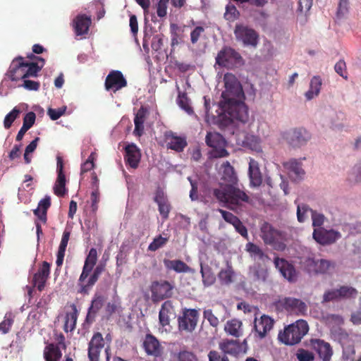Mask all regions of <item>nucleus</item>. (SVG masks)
<instances>
[{"label":"nucleus","mask_w":361,"mask_h":361,"mask_svg":"<svg viewBox=\"0 0 361 361\" xmlns=\"http://www.w3.org/2000/svg\"><path fill=\"white\" fill-rule=\"evenodd\" d=\"M91 18L85 15H78L73 20V27L76 35H83L88 32L91 25Z\"/></svg>","instance_id":"nucleus-28"},{"label":"nucleus","mask_w":361,"mask_h":361,"mask_svg":"<svg viewBox=\"0 0 361 361\" xmlns=\"http://www.w3.org/2000/svg\"><path fill=\"white\" fill-rule=\"evenodd\" d=\"M20 110L17 107H14L4 118V126L6 129H9L12 123L19 116Z\"/></svg>","instance_id":"nucleus-48"},{"label":"nucleus","mask_w":361,"mask_h":361,"mask_svg":"<svg viewBox=\"0 0 361 361\" xmlns=\"http://www.w3.org/2000/svg\"><path fill=\"white\" fill-rule=\"evenodd\" d=\"M334 70L343 78H344L345 80L348 79V73L346 71V64L343 60H340L336 63V65L334 66Z\"/></svg>","instance_id":"nucleus-59"},{"label":"nucleus","mask_w":361,"mask_h":361,"mask_svg":"<svg viewBox=\"0 0 361 361\" xmlns=\"http://www.w3.org/2000/svg\"><path fill=\"white\" fill-rule=\"evenodd\" d=\"M286 169L288 170L289 176L295 181L300 180L305 175L300 161L296 159L290 160L284 164Z\"/></svg>","instance_id":"nucleus-33"},{"label":"nucleus","mask_w":361,"mask_h":361,"mask_svg":"<svg viewBox=\"0 0 361 361\" xmlns=\"http://www.w3.org/2000/svg\"><path fill=\"white\" fill-rule=\"evenodd\" d=\"M170 0H159L157 4V13L160 18L165 17L167 14L168 4Z\"/></svg>","instance_id":"nucleus-55"},{"label":"nucleus","mask_w":361,"mask_h":361,"mask_svg":"<svg viewBox=\"0 0 361 361\" xmlns=\"http://www.w3.org/2000/svg\"><path fill=\"white\" fill-rule=\"evenodd\" d=\"M234 34L237 40L241 41L245 45L255 47L257 44L258 35L252 28L243 25H236Z\"/></svg>","instance_id":"nucleus-10"},{"label":"nucleus","mask_w":361,"mask_h":361,"mask_svg":"<svg viewBox=\"0 0 361 361\" xmlns=\"http://www.w3.org/2000/svg\"><path fill=\"white\" fill-rule=\"evenodd\" d=\"M274 323V320L267 315H262L259 320L255 319L254 329L257 336L260 339L264 338L267 334L273 328Z\"/></svg>","instance_id":"nucleus-26"},{"label":"nucleus","mask_w":361,"mask_h":361,"mask_svg":"<svg viewBox=\"0 0 361 361\" xmlns=\"http://www.w3.org/2000/svg\"><path fill=\"white\" fill-rule=\"evenodd\" d=\"M278 307L288 312L303 314L307 310V305L302 300L294 298H285L278 301Z\"/></svg>","instance_id":"nucleus-12"},{"label":"nucleus","mask_w":361,"mask_h":361,"mask_svg":"<svg viewBox=\"0 0 361 361\" xmlns=\"http://www.w3.org/2000/svg\"><path fill=\"white\" fill-rule=\"evenodd\" d=\"M209 361H229L228 357L224 353L216 350H210L208 353Z\"/></svg>","instance_id":"nucleus-53"},{"label":"nucleus","mask_w":361,"mask_h":361,"mask_svg":"<svg viewBox=\"0 0 361 361\" xmlns=\"http://www.w3.org/2000/svg\"><path fill=\"white\" fill-rule=\"evenodd\" d=\"M234 272L231 267H228L226 269H221L219 274V279L222 284L228 285L233 282Z\"/></svg>","instance_id":"nucleus-46"},{"label":"nucleus","mask_w":361,"mask_h":361,"mask_svg":"<svg viewBox=\"0 0 361 361\" xmlns=\"http://www.w3.org/2000/svg\"><path fill=\"white\" fill-rule=\"evenodd\" d=\"M200 273L202 279V283L204 286L209 287L212 286L216 281V276L213 273L212 268L208 265L203 266L200 264Z\"/></svg>","instance_id":"nucleus-42"},{"label":"nucleus","mask_w":361,"mask_h":361,"mask_svg":"<svg viewBox=\"0 0 361 361\" xmlns=\"http://www.w3.org/2000/svg\"><path fill=\"white\" fill-rule=\"evenodd\" d=\"M56 172L57 178L54 187V194L59 197H63L66 195V176L63 173V160L60 156L56 157Z\"/></svg>","instance_id":"nucleus-17"},{"label":"nucleus","mask_w":361,"mask_h":361,"mask_svg":"<svg viewBox=\"0 0 361 361\" xmlns=\"http://www.w3.org/2000/svg\"><path fill=\"white\" fill-rule=\"evenodd\" d=\"M72 311L67 312L65 317V323L63 330L66 332L72 331L75 329L78 319V310L76 306L73 305L71 306Z\"/></svg>","instance_id":"nucleus-39"},{"label":"nucleus","mask_w":361,"mask_h":361,"mask_svg":"<svg viewBox=\"0 0 361 361\" xmlns=\"http://www.w3.org/2000/svg\"><path fill=\"white\" fill-rule=\"evenodd\" d=\"M224 331L230 336L239 338L243 334V323L237 319L228 320L224 326Z\"/></svg>","instance_id":"nucleus-36"},{"label":"nucleus","mask_w":361,"mask_h":361,"mask_svg":"<svg viewBox=\"0 0 361 361\" xmlns=\"http://www.w3.org/2000/svg\"><path fill=\"white\" fill-rule=\"evenodd\" d=\"M213 195L219 202L233 206L242 205L243 202L248 203L250 200V197L244 191L231 184L214 189Z\"/></svg>","instance_id":"nucleus-2"},{"label":"nucleus","mask_w":361,"mask_h":361,"mask_svg":"<svg viewBox=\"0 0 361 361\" xmlns=\"http://www.w3.org/2000/svg\"><path fill=\"white\" fill-rule=\"evenodd\" d=\"M173 286L166 280L153 281L150 286L152 293V300L157 302L173 295Z\"/></svg>","instance_id":"nucleus-8"},{"label":"nucleus","mask_w":361,"mask_h":361,"mask_svg":"<svg viewBox=\"0 0 361 361\" xmlns=\"http://www.w3.org/2000/svg\"><path fill=\"white\" fill-rule=\"evenodd\" d=\"M105 269V264H99L92 270V274H90V277L86 283L83 282L79 283L80 289L78 292L82 294H87L89 290L94 286V285L98 281L101 274Z\"/></svg>","instance_id":"nucleus-24"},{"label":"nucleus","mask_w":361,"mask_h":361,"mask_svg":"<svg viewBox=\"0 0 361 361\" xmlns=\"http://www.w3.org/2000/svg\"><path fill=\"white\" fill-rule=\"evenodd\" d=\"M142 347L148 355L154 357H161L163 353V347L159 341L151 334H146Z\"/></svg>","instance_id":"nucleus-16"},{"label":"nucleus","mask_w":361,"mask_h":361,"mask_svg":"<svg viewBox=\"0 0 361 361\" xmlns=\"http://www.w3.org/2000/svg\"><path fill=\"white\" fill-rule=\"evenodd\" d=\"M154 200L158 204L159 212L162 219H167L171 211V205L164 192L161 190H158L155 193Z\"/></svg>","instance_id":"nucleus-29"},{"label":"nucleus","mask_w":361,"mask_h":361,"mask_svg":"<svg viewBox=\"0 0 361 361\" xmlns=\"http://www.w3.org/2000/svg\"><path fill=\"white\" fill-rule=\"evenodd\" d=\"M51 205V200L49 197H46L41 200L38 204V208L42 209V217L44 220L45 214L47 213V210Z\"/></svg>","instance_id":"nucleus-62"},{"label":"nucleus","mask_w":361,"mask_h":361,"mask_svg":"<svg viewBox=\"0 0 361 361\" xmlns=\"http://www.w3.org/2000/svg\"><path fill=\"white\" fill-rule=\"evenodd\" d=\"M223 167V176L222 178L229 183L231 185L235 183L237 181V176L234 171V168L231 164L226 161L222 164Z\"/></svg>","instance_id":"nucleus-44"},{"label":"nucleus","mask_w":361,"mask_h":361,"mask_svg":"<svg viewBox=\"0 0 361 361\" xmlns=\"http://www.w3.org/2000/svg\"><path fill=\"white\" fill-rule=\"evenodd\" d=\"M97 261V251L95 248L92 247L87 256L85 258V263L82 267V273L79 277L78 283H81L85 282L89 275L92 273L94 267Z\"/></svg>","instance_id":"nucleus-22"},{"label":"nucleus","mask_w":361,"mask_h":361,"mask_svg":"<svg viewBox=\"0 0 361 361\" xmlns=\"http://www.w3.org/2000/svg\"><path fill=\"white\" fill-rule=\"evenodd\" d=\"M338 299H340L338 288L329 290L326 291L323 295L324 302H328Z\"/></svg>","instance_id":"nucleus-58"},{"label":"nucleus","mask_w":361,"mask_h":361,"mask_svg":"<svg viewBox=\"0 0 361 361\" xmlns=\"http://www.w3.org/2000/svg\"><path fill=\"white\" fill-rule=\"evenodd\" d=\"M62 353L58 345L54 343L47 345L44 350V357L46 361H59Z\"/></svg>","instance_id":"nucleus-40"},{"label":"nucleus","mask_w":361,"mask_h":361,"mask_svg":"<svg viewBox=\"0 0 361 361\" xmlns=\"http://www.w3.org/2000/svg\"><path fill=\"white\" fill-rule=\"evenodd\" d=\"M314 267L316 272L326 274L334 269L335 264L326 259H319L314 262Z\"/></svg>","instance_id":"nucleus-45"},{"label":"nucleus","mask_w":361,"mask_h":361,"mask_svg":"<svg viewBox=\"0 0 361 361\" xmlns=\"http://www.w3.org/2000/svg\"><path fill=\"white\" fill-rule=\"evenodd\" d=\"M179 361H197L196 356L188 351H182L178 353Z\"/></svg>","instance_id":"nucleus-64"},{"label":"nucleus","mask_w":361,"mask_h":361,"mask_svg":"<svg viewBox=\"0 0 361 361\" xmlns=\"http://www.w3.org/2000/svg\"><path fill=\"white\" fill-rule=\"evenodd\" d=\"M105 89L112 90L114 92L127 86V80L120 71H111L105 80Z\"/></svg>","instance_id":"nucleus-14"},{"label":"nucleus","mask_w":361,"mask_h":361,"mask_svg":"<svg viewBox=\"0 0 361 361\" xmlns=\"http://www.w3.org/2000/svg\"><path fill=\"white\" fill-rule=\"evenodd\" d=\"M105 298L103 295L95 294L91 302V305L88 309L86 320L92 322L97 313L102 309L104 305Z\"/></svg>","instance_id":"nucleus-34"},{"label":"nucleus","mask_w":361,"mask_h":361,"mask_svg":"<svg viewBox=\"0 0 361 361\" xmlns=\"http://www.w3.org/2000/svg\"><path fill=\"white\" fill-rule=\"evenodd\" d=\"M168 241L167 238H164L161 235L155 238L149 245L148 250L150 251H156L164 246Z\"/></svg>","instance_id":"nucleus-51"},{"label":"nucleus","mask_w":361,"mask_h":361,"mask_svg":"<svg viewBox=\"0 0 361 361\" xmlns=\"http://www.w3.org/2000/svg\"><path fill=\"white\" fill-rule=\"evenodd\" d=\"M248 174L252 186L258 187L262 184V176L259 170V164L253 159H250L249 162Z\"/></svg>","instance_id":"nucleus-32"},{"label":"nucleus","mask_w":361,"mask_h":361,"mask_svg":"<svg viewBox=\"0 0 361 361\" xmlns=\"http://www.w3.org/2000/svg\"><path fill=\"white\" fill-rule=\"evenodd\" d=\"M170 32L171 37V47L178 45L183 41L184 30L183 27L178 26L177 24L171 23L170 25Z\"/></svg>","instance_id":"nucleus-43"},{"label":"nucleus","mask_w":361,"mask_h":361,"mask_svg":"<svg viewBox=\"0 0 361 361\" xmlns=\"http://www.w3.org/2000/svg\"><path fill=\"white\" fill-rule=\"evenodd\" d=\"M225 91L222 92L223 101L229 98H243L244 93L242 86L237 78L232 73H227L224 76Z\"/></svg>","instance_id":"nucleus-6"},{"label":"nucleus","mask_w":361,"mask_h":361,"mask_svg":"<svg viewBox=\"0 0 361 361\" xmlns=\"http://www.w3.org/2000/svg\"><path fill=\"white\" fill-rule=\"evenodd\" d=\"M178 104L179 106L181 109H183L185 112H187L189 115H192L194 114L193 109L190 104L189 99L185 94H179Z\"/></svg>","instance_id":"nucleus-49"},{"label":"nucleus","mask_w":361,"mask_h":361,"mask_svg":"<svg viewBox=\"0 0 361 361\" xmlns=\"http://www.w3.org/2000/svg\"><path fill=\"white\" fill-rule=\"evenodd\" d=\"M242 98H229L221 102L222 111L228 114L231 120L245 123L248 120V111L246 106L240 102Z\"/></svg>","instance_id":"nucleus-4"},{"label":"nucleus","mask_w":361,"mask_h":361,"mask_svg":"<svg viewBox=\"0 0 361 361\" xmlns=\"http://www.w3.org/2000/svg\"><path fill=\"white\" fill-rule=\"evenodd\" d=\"M13 322L11 314H6L4 320L0 323V331L4 334L8 333Z\"/></svg>","instance_id":"nucleus-50"},{"label":"nucleus","mask_w":361,"mask_h":361,"mask_svg":"<svg viewBox=\"0 0 361 361\" xmlns=\"http://www.w3.org/2000/svg\"><path fill=\"white\" fill-rule=\"evenodd\" d=\"M205 29L202 26H196L190 32V42L195 44L199 41L201 36L204 34Z\"/></svg>","instance_id":"nucleus-52"},{"label":"nucleus","mask_w":361,"mask_h":361,"mask_svg":"<svg viewBox=\"0 0 361 361\" xmlns=\"http://www.w3.org/2000/svg\"><path fill=\"white\" fill-rule=\"evenodd\" d=\"M104 347V341L101 333H94L88 343L87 355L90 361H99V356Z\"/></svg>","instance_id":"nucleus-15"},{"label":"nucleus","mask_w":361,"mask_h":361,"mask_svg":"<svg viewBox=\"0 0 361 361\" xmlns=\"http://www.w3.org/2000/svg\"><path fill=\"white\" fill-rule=\"evenodd\" d=\"M149 115L148 109L144 106H142L134 118L135 128L133 134L135 136L140 137L144 133V123Z\"/></svg>","instance_id":"nucleus-27"},{"label":"nucleus","mask_w":361,"mask_h":361,"mask_svg":"<svg viewBox=\"0 0 361 361\" xmlns=\"http://www.w3.org/2000/svg\"><path fill=\"white\" fill-rule=\"evenodd\" d=\"M311 346L324 361H328L330 359L332 350L328 343L319 339H312L311 340Z\"/></svg>","instance_id":"nucleus-30"},{"label":"nucleus","mask_w":361,"mask_h":361,"mask_svg":"<svg viewBox=\"0 0 361 361\" xmlns=\"http://www.w3.org/2000/svg\"><path fill=\"white\" fill-rule=\"evenodd\" d=\"M287 142L294 147H299L306 144L310 139V133L302 128H294L285 133Z\"/></svg>","instance_id":"nucleus-11"},{"label":"nucleus","mask_w":361,"mask_h":361,"mask_svg":"<svg viewBox=\"0 0 361 361\" xmlns=\"http://www.w3.org/2000/svg\"><path fill=\"white\" fill-rule=\"evenodd\" d=\"M36 115L34 112L30 111L27 113L23 118V126L30 129L35 123Z\"/></svg>","instance_id":"nucleus-60"},{"label":"nucleus","mask_w":361,"mask_h":361,"mask_svg":"<svg viewBox=\"0 0 361 361\" xmlns=\"http://www.w3.org/2000/svg\"><path fill=\"white\" fill-rule=\"evenodd\" d=\"M205 142L212 148L209 152V159H219L229 156V152L226 149L227 142L220 133L216 132L207 133Z\"/></svg>","instance_id":"nucleus-5"},{"label":"nucleus","mask_w":361,"mask_h":361,"mask_svg":"<svg viewBox=\"0 0 361 361\" xmlns=\"http://www.w3.org/2000/svg\"><path fill=\"white\" fill-rule=\"evenodd\" d=\"M50 274V264L47 262H43L42 267L34 274L32 284L39 291H42Z\"/></svg>","instance_id":"nucleus-21"},{"label":"nucleus","mask_w":361,"mask_h":361,"mask_svg":"<svg viewBox=\"0 0 361 361\" xmlns=\"http://www.w3.org/2000/svg\"><path fill=\"white\" fill-rule=\"evenodd\" d=\"M44 63L43 58H39V62H28L23 57L18 56L11 61L6 76L12 81L37 77Z\"/></svg>","instance_id":"nucleus-1"},{"label":"nucleus","mask_w":361,"mask_h":361,"mask_svg":"<svg viewBox=\"0 0 361 361\" xmlns=\"http://www.w3.org/2000/svg\"><path fill=\"white\" fill-rule=\"evenodd\" d=\"M164 137L167 149L176 152H182L188 145L185 136H178L172 131L166 132Z\"/></svg>","instance_id":"nucleus-18"},{"label":"nucleus","mask_w":361,"mask_h":361,"mask_svg":"<svg viewBox=\"0 0 361 361\" xmlns=\"http://www.w3.org/2000/svg\"><path fill=\"white\" fill-rule=\"evenodd\" d=\"M175 314L174 307L171 300L165 301L161 307L159 313V324L166 326L170 324V317Z\"/></svg>","instance_id":"nucleus-31"},{"label":"nucleus","mask_w":361,"mask_h":361,"mask_svg":"<svg viewBox=\"0 0 361 361\" xmlns=\"http://www.w3.org/2000/svg\"><path fill=\"white\" fill-rule=\"evenodd\" d=\"M203 316L204 318L209 322L211 326L216 327L219 325V319L214 314L212 310H205L203 312Z\"/></svg>","instance_id":"nucleus-56"},{"label":"nucleus","mask_w":361,"mask_h":361,"mask_svg":"<svg viewBox=\"0 0 361 361\" xmlns=\"http://www.w3.org/2000/svg\"><path fill=\"white\" fill-rule=\"evenodd\" d=\"M124 160L126 164L135 169L138 167L141 159V152L134 143L128 144L125 148Z\"/></svg>","instance_id":"nucleus-19"},{"label":"nucleus","mask_w":361,"mask_h":361,"mask_svg":"<svg viewBox=\"0 0 361 361\" xmlns=\"http://www.w3.org/2000/svg\"><path fill=\"white\" fill-rule=\"evenodd\" d=\"M219 347L225 355L228 354L236 357L240 353H245L243 344H240L237 340L224 339L219 343Z\"/></svg>","instance_id":"nucleus-23"},{"label":"nucleus","mask_w":361,"mask_h":361,"mask_svg":"<svg viewBox=\"0 0 361 361\" xmlns=\"http://www.w3.org/2000/svg\"><path fill=\"white\" fill-rule=\"evenodd\" d=\"M66 110V106L59 109L49 108L47 110V114L51 120L56 121L64 114Z\"/></svg>","instance_id":"nucleus-57"},{"label":"nucleus","mask_w":361,"mask_h":361,"mask_svg":"<svg viewBox=\"0 0 361 361\" xmlns=\"http://www.w3.org/2000/svg\"><path fill=\"white\" fill-rule=\"evenodd\" d=\"M198 312L195 309H185L183 315L178 318V329L180 331L192 332L198 321Z\"/></svg>","instance_id":"nucleus-9"},{"label":"nucleus","mask_w":361,"mask_h":361,"mask_svg":"<svg viewBox=\"0 0 361 361\" xmlns=\"http://www.w3.org/2000/svg\"><path fill=\"white\" fill-rule=\"evenodd\" d=\"M71 236V231L66 228L63 233L59 247L56 255V264L58 267H61L63 262L65 252L68 245V240Z\"/></svg>","instance_id":"nucleus-37"},{"label":"nucleus","mask_w":361,"mask_h":361,"mask_svg":"<svg viewBox=\"0 0 361 361\" xmlns=\"http://www.w3.org/2000/svg\"><path fill=\"white\" fill-rule=\"evenodd\" d=\"M339 296L341 298H355L358 292L357 290L351 286H342L338 288Z\"/></svg>","instance_id":"nucleus-47"},{"label":"nucleus","mask_w":361,"mask_h":361,"mask_svg":"<svg viewBox=\"0 0 361 361\" xmlns=\"http://www.w3.org/2000/svg\"><path fill=\"white\" fill-rule=\"evenodd\" d=\"M276 267L279 270L282 276L290 282L297 280L298 274L294 266L284 259L276 257L274 259Z\"/></svg>","instance_id":"nucleus-20"},{"label":"nucleus","mask_w":361,"mask_h":361,"mask_svg":"<svg viewBox=\"0 0 361 361\" xmlns=\"http://www.w3.org/2000/svg\"><path fill=\"white\" fill-rule=\"evenodd\" d=\"M280 235V232L268 222H263L260 226V237L266 245H273Z\"/></svg>","instance_id":"nucleus-25"},{"label":"nucleus","mask_w":361,"mask_h":361,"mask_svg":"<svg viewBox=\"0 0 361 361\" xmlns=\"http://www.w3.org/2000/svg\"><path fill=\"white\" fill-rule=\"evenodd\" d=\"M310 212L312 219V226L314 227H320L324 224V216L313 209H310Z\"/></svg>","instance_id":"nucleus-54"},{"label":"nucleus","mask_w":361,"mask_h":361,"mask_svg":"<svg viewBox=\"0 0 361 361\" xmlns=\"http://www.w3.org/2000/svg\"><path fill=\"white\" fill-rule=\"evenodd\" d=\"M249 277L254 282H264L267 278V269L259 264H256L250 268Z\"/></svg>","instance_id":"nucleus-38"},{"label":"nucleus","mask_w":361,"mask_h":361,"mask_svg":"<svg viewBox=\"0 0 361 361\" xmlns=\"http://www.w3.org/2000/svg\"><path fill=\"white\" fill-rule=\"evenodd\" d=\"M163 262L165 268L168 270H173L177 273H189L192 271V269L186 263L180 259L171 260L164 259Z\"/></svg>","instance_id":"nucleus-35"},{"label":"nucleus","mask_w":361,"mask_h":361,"mask_svg":"<svg viewBox=\"0 0 361 361\" xmlns=\"http://www.w3.org/2000/svg\"><path fill=\"white\" fill-rule=\"evenodd\" d=\"M341 237V233L333 229L326 230L323 228H315L313 232V238L316 242L323 245L333 244Z\"/></svg>","instance_id":"nucleus-13"},{"label":"nucleus","mask_w":361,"mask_h":361,"mask_svg":"<svg viewBox=\"0 0 361 361\" xmlns=\"http://www.w3.org/2000/svg\"><path fill=\"white\" fill-rule=\"evenodd\" d=\"M309 326L306 321L299 319L286 327L279 334V339L286 345H292L299 343L308 332Z\"/></svg>","instance_id":"nucleus-3"},{"label":"nucleus","mask_w":361,"mask_h":361,"mask_svg":"<svg viewBox=\"0 0 361 361\" xmlns=\"http://www.w3.org/2000/svg\"><path fill=\"white\" fill-rule=\"evenodd\" d=\"M313 0H299L298 11L307 13L312 6Z\"/></svg>","instance_id":"nucleus-63"},{"label":"nucleus","mask_w":361,"mask_h":361,"mask_svg":"<svg viewBox=\"0 0 361 361\" xmlns=\"http://www.w3.org/2000/svg\"><path fill=\"white\" fill-rule=\"evenodd\" d=\"M297 357L299 361H313L314 359V356L312 353L304 349L298 350Z\"/></svg>","instance_id":"nucleus-61"},{"label":"nucleus","mask_w":361,"mask_h":361,"mask_svg":"<svg viewBox=\"0 0 361 361\" xmlns=\"http://www.w3.org/2000/svg\"><path fill=\"white\" fill-rule=\"evenodd\" d=\"M246 250L255 259L260 260L263 262L269 259V257L263 250L257 245L252 243H248L246 245Z\"/></svg>","instance_id":"nucleus-41"},{"label":"nucleus","mask_w":361,"mask_h":361,"mask_svg":"<svg viewBox=\"0 0 361 361\" xmlns=\"http://www.w3.org/2000/svg\"><path fill=\"white\" fill-rule=\"evenodd\" d=\"M240 54L231 47L223 48L216 57V63L228 68H231L242 63Z\"/></svg>","instance_id":"nucleus-7"}]
</instances>
